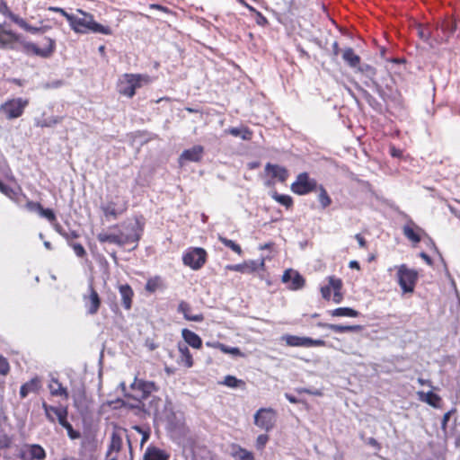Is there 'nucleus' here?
<instances>
[{
  "mask_svg": "<svg viewBox=\"0 0 460 460\" xmlns=\"http://www.w3.org/2000/svg\"><path fill=\"white\" fill-rule=\"evenodd\" d=\"M218 348L224 353L231 354L233 356H242V352L236 347H227L224 344H218Z\"/></svg>",
  "mask_w": 460,
  "mask_h": 460,
  "instance_id": "09e8293b",
  "label": "nucleus"
},
{
  "mask_svg": "<svg viewBox=\"0 0 460 460\" xmlns=\"http://www.w3.org/2000/svg\"><path fill=\"white\" fill-rule=\"evenodd\" d=\"M450 414H451V412H450V411H448V412H447V413H445V414H444L443 419H442V428H443V429H445V428H446L447 423V421L449 420Z\"/></svg>",
  "mask_w": 460,
  "mask_h": 460,
  "instance_id": "338daca9",
  "label": "nucleus"
},
{
  "mask_svg": "<svg viewBox=\"0 0 460 460\" xmlns=\"http://www.w3.org/2000/svg\"><path fill=\"white\" fill-rule=\"evenodd\" d=\"M15 23L19 25L24 31L31 32L32 34L43 33L45 31V28L43 27H33L27 23L25 20L19 17V19H15Z\"/></svg>",
  "mask_w": 460,
  "mask_h": 460,
  "instance_id": "c9c22d12",
  "label": "nucleus"
},
{
  "mask_svg": "<svg viewBox=\"0 0 460 460\" xmlns=\"http://www.w3.org/2000/svg\"><path fill=\"white\" fill-rule=\"evenodd\" d=\"M179 352L181 353V362L184 363L187 367H190L193 365L192 356L190 349L185 344H179Z\"/></svg>",
  "mask_w": 460,
  "mask_h": 460,
  "instance_id": "473e14b6",
  "label": "nucleus"
},
{
  "mask_svg": "<svg viewBox=\"0 0 460 460\" xmlns=\"http://www.w3.org/2000/svg\"><path fill=\"white\" fill-rule=\"evenodd\" d=\"M74 404L76 408L84 405L85 401V392L83 387L76 389L73 394Z\"/></svg>",
  "mask_w": 460,
  "mask_h": 460,
  "instance_id": "e433bc0d",
  "label": "nucleus"
},
{
  "mask_svg": "<svg viewBox=\"0 0 460 460\" xmlns=\"http://www.w3.org/2000/svg\"><path fill=\"white\" fill-rule=\"evenodd\" d=\"M39 214L40 217L47 218L49 222H54L56 220V216L50 208H41Z\"/></svg>",
  "mask_w": 460,
  "mask_h": 460,
  "instance_id": "8fccbe9b",
  "label": "nucleus"
},
{
  "mask_svg": "<svg viewBox=\"0 0 460 460\" xmlns=\"http://www.w3.org/2000/svg\"><path fill=\"white\" fill-rule=\"evenodd\" d=\"M418 395L420 401L428 403L429 405L434 407V408H439L440 407V402L441 398L437 394H434L433 392H418Z\"/></svg>",
  "mask_w": 460,
  "mask_h": 460,
  "instance_id": "a878e982",
  "label": "nucleus"
},
{
  "mask_svg": "<svg viewBox=\"0 0 460 460\" xmlns=\"http://www.w3.org/2000/svg\"><path fill=\"white\" fill-rule=\"evenodd\" d=\"M204 148L201 146H194L193 147L184 150L180 156V161L199 162L203 155Z\"/></svg>",
  "mask_w": 460,
  "mask_h": 460,
  "instance_id": "f3484780",
  "label": "nucleus"
},
{
  "mask_svg": "<svg viewBox=\"0 0 460 460\" xmlns=\"http://www.w3.org/2000/svg\"><path fill=\"white\" fill-rule=\"evenodd\" d=\"M42 408L44 409L46 418L50 422H55L56 419L54 415L56 416L58 423L61 425L65 421L67 420V415L68 411L67 408L65 406H51L47 404L46 402L42 403Z\"/></svg>",
  "mask_w": 460,
  "mask_h": 460,
  "instance_id": "ddd939ff",
  "label": "nucleus"
},
{
  "mask_svg": "<svg viewBox=\"0 0 460 460\" xmlns=\"http://www.w3.org/2000/svg\"><path fill=\"white\" fill-rule=\"evenodd\" d=\"M103 213L105 217H112L116 218L118 215L121 213V211H118L115 208V204L113 202H110L107 205L102 207Z\"/></svg>",
  "mask_w": 460,
  "mask_h": 460,
  "instance_id": "a19ab883",
  "label": "nucleus"
},
{
  "mask_svg": "<svg viewBox=\"0 0 460 460\" xmlns=\"http://www.w3.org/2000/svg\"><path fill=\"white\" fill-rule=\"evenodd\" d=\"M26 207L29 210L31 211H36V212H40V210L41 209V205L40 203H37V202H33V201H29L27 202L26 204Z\"/></svg>",
  "mask_w": 460,
  "mask_h": 460,
  "instance_id": "13d9d810",
  "label": "nucleus"
},
{
  "mask_svg": "<svg viewBox=\"0 0 460 460\" xmlns=\"http://www.w3.org/2000/svg\"><path fill=\"white\" fill-rule=\"evenodd\" d=\"M89 290L90 295L87 300L85 301V306L87 308L88 314H95L100 307L101 300L98 293L93 289V287H90Z\"/></svg>",
  "mask_w": 460,
  "mask_h": 460,
  "instance_id": "aec40b11",
  "label": "nucleus"
},
{
  "mask_svg": "<svg viewBox=\"0 0 460 460\" xmlns=\"http://www.w3.org/2000/svg\"><path fill=\"white\" fill-rule=\"evenodd\" d=\"M61 426L66 429L67 436L71 439H76L80 438V433L78 431H75L72 425L66 420L64 423L61 424Z\"/></svg>",
  "mask_w": 460,
  "mask_h": 460,
  "instance_id": "de8ad7c7",
  "label": "nucleus"
},
{
  "mask_svg": "<svg viewBox=\"0 0 460 460\" xmlns=\"http://www.w3.org/2000/svg\"><path fill=\"white\" fill-rule=\"evenodd\" d=\"M181 335L185 342L192 348L199 349L202 346V341L200 337L192 331L183 329L181 331Z\"/></svg>",
  "mask_w": 460,
  "mask_h": 460,
  "instance_id": "b1692460",
  "label": "nucleus"
},
{
  "mask_svg": "<svg viewBox=\"0 0 460 460\" xmlns=\"http://www.w3.org/2000/svg\"><path fill=\"white\" fill-rule=\"evenodd\" d=\"M226 268L229 270L238 271V272H242V273H245L247 271V266L244 265V263L227 265Z\"/></svg>",
  "mask_w": 460,
  "mask_h": 460,
  "instance_id": "5fc2aeb1",
  "label": "nucleus"
},
{
  "mask_svg": "<svg viewBox=\"0 0 460 460\" xmlns=\"http://www.w3.org/2000/svg\"><path fill=\"white\" fill-rule=\"evenodd\" d=\"M265 171L270 173L273 178H277L281 182H284L288 177V172L286 168L278 164H267Z\"/></svg>",
  "mask_w": 460,
  "mask_h": 460,
  "instance_id": "412c9836",
  "label": "nucleus"
},
{
  "mask_svg": "<svg viewBox=\"0 0 460 460\" xmlns=\"http://www.w3.org/2000/svg\"><path fill=\"white\" fill-rule=\"evenodd\" d=\"M341 49H340V47H339V44L337 41H334L332 43V53L334 56H338L339 53H340Z\"/></svg>",
  "mask_w": 460,
  "mask_h": 460,
  "instance_id": "774afa93",
  "label": "nucleus"
},
{
  "mask_svg": "<svg viewBox=\"0 0 460 460\" xmlns=\"http://www.w3.org/2000/svg\"><path fill=\"white\" fill-rule=\"evenodd\" d=\"M48 41V47L40 49L36 44L32 42H26V41H19L22 45L23 51L27 54H34L36 56L41 57V58H49L55 49V40L47 38Z\"/></svg>",
  "mask_w": 460,
  "mask_h": 460,
  "instance_id": "f8f14e48",
  "label": "nucleus"
},
{
  "mask_svg": "<svg viewBox=\"0 0 460 460\" xmlns=\"http://www.w3.org/2000/svg\"><path fill=\"white\" fill-rule=\"evenodd\" d=\"M318 325L339 333L348 332H360L362 330L361 325H340L332 323H318Z\"/></svg>",
  "mask_w": 460,
  "mask_h": 460,
  "instance_id": "5701e85b",
  "label": "nucleus"
},
{
  "mask_svg": "<svg viewBox=\"0 0 460 460\" xmlns=\"http://www.w3.org/2000/svg\"><path fill=\"white\" fill-rule=\"evenodd\" d=\"M144 78L139 75L125 74L119 81V93L132 97L135 94L136 89L141 86V81Z\"/></svg>",
  "mask_w": 460,
  "mask_h": 460,
  "instance_id": "0eeeda50",
  "label": "nucleus"
},
{
  "mask_svg": "<svg viewBox=\"0 0 460 460\" xmlns=\"http://www.w3.org/2000/svg\"><path fill=\"white\" fill-rule=\"evenodd\" d=\"M316 189V181L310 178L306 172L299 173L296 180L291 184V190L298 195H305Z\"/></svg>",
  "mask_w": 460,
  "mask_h": 460,
  "instance_id": "1a4fd4ad",
  "label": "nucleus"
},
{
  "mask_svg": "<svg viewBox=\"0 0 460 460\" xmlns=\"http://www.w3.org/2000/svg\"><path fill=\"white\" fill-rule=\"evenodd\" d=\"M130 389L135 393L131 395L136 402L131 407L138 408L141 404V401L146 399L152 392L156 390V386L154 382L145 381L143 379L134 378L133 383L130 385Z\"/></svg>",
  "mask_w": 460,
  "mask_h": 460,
  "instance_id": "f03ea898",
  "label": "nucleus"
},
{
  "mask_svg": "<svg viewBox=\"0 0 460 460\" xmlns=\"http://www.w3.org/2000/svg\"><path fill=\"white\" fill-rule=\"evenodd\" d=\"M161 285V279L159 277L149 279L146 284V290L154 293Z\"/></svg>",
  "mask_w": 460,
  "mask_h": 460,
  "instance_id": "79ce46f5",
  "label": "nucleus"
},
{
  "mask_svg": "<svg viewBox=\"0 0 460 460\" xmlns=\"http://www.w3.org/2000/svg\"><path fill=\"white\" fill-rule=\"evenodd\" d=\"M329 284L327 286L321 288V293L324 299L330 300L331 298V291L333 290L332 301L335 304L341 303L343 299V294L341 292L342 288V281L341 279H338L334 276H330L328 278Z\"/></svg>",
  "mask_w": 460,
  "mask_h": 460,
  "instance_id": "6e6552de",
  "label": "nucleus"
},
{
  "mask_svg": "<svg viewBox=\"0 0 460 460\" xmlns=\"http://www.w3.org/2000/svg\"><path fill=\"white\" fill-rule=\"evenodd\" d=\"M272 198L278 201L279 203H280L281 205L285 206V207H289L291 206L292 204V198L288 195H281V194H278V193H274L272 195Z\"/></svg>",
  "mask_w": 460,
  "mask_h": 460,
  "instance_id": "c03bdc74",
  "label": "nucleus"
},
{
  "mask_svg": "<svg viewBox=\"0 0 460 460\" xmlns=\"http://www.w3.org/2000/svg\"><path fill=\"white\" fill-rule=\"evenodd\" d=\"M169 456L156 447H148L145 453V460H167Z\"/></svg>",
  "mask_w": 460,
  "mask_h": 460,
  "instance_id": "c85d7f7f",
  "label": "nucleus"
},
{
  "mask_svg": "<svg viewBox=\"0 0 460 460\" xmlns=\"http://www.w3.org/2000/svg\"><path fill=\"white\" fill-rule=\"evenodd\" d=\"M418 383L420 385H428L431 388H433V385H432V383L430 380H428V379H423V378H418Z\"/></svg>",
  "mask_w": 460,
  "mask_h": 460,
  "instance_id": "e2e57ef3",
  "label": "nucleus"
},
{
  "mask_svg": "<svg viewBox=\"0 0 460 460\" xmlns=\"http://www.w3.org/2000/svg\"><path fill=\"white\" fill-rule=\"evenodd\" d=\"M397 269L398 283L404 293L413 292L418 274L405 264L394 267Z\"/></svg>",
  "mask_w": 460,
  "mask_h": 460,
  "instance_id": "7ed1b4c3",
  "label": "nucleus"
},
{
  "mask_svg": "<svg viewBox=\"0 0 460 460\" xmlns=\"http://www.w3.org/2000/svg\"><path fill=\"white\" fill-rule=\"evenodd\" d=\"M276 422V413L271 408H261L254 414V424L270 431L273 429Z\"/></svg>",
  "mask_w": 460,
  "mask_h": 460,
  "instance_id": "9d476101",
  "label": "nucleus"
},
{
  "mask_svg": "<svg viewBox=\"0 0 460 460\" xmlns=\"http://www.w3.org/2000/svg\"><path fill=\"white\" fill-rule=\"evenodd\" d=\"M10 370V366L5 358L0 356V375L5 376Z\"/></svg>",
  "mask_w": 460,
  "mask_h": 460,
  "instance_id": "603ef678",
  "label": "nucleus"
},
{
  "mask_svg": "<svg viewBox=\"0 0 460 460\" xmlns=\"http://www.w3.org/2000/svg\"><path fill=\"white\" fill-rule=\"evenodd\" d=\"M49 389L51 395L53 396H62L65 399H67L69 396L66 388L63 387L61 383H59V381L55 377L51 378L49 385Z\"/></svg>",
  "mask_w": 460,
  "mask_h": 460,
  "instance_id": "393cba45",
  "label": "nucleus"
},
{
  "mask_svg": "<svg viewBox=\"0 0 460 460\" xmlns=\"http://www.w3.org/2000/svg\"><path fill=\"white\" fill-rule=\"evenodd\" d=\"M29 453L31 459L34 460H44L46 458V452L44 448L37 444L29 446Z\"/></svg>",
  "mask_w": 460,
  "mask_h": 460,
  "instance_id": "f704fd0d",
  "label": "nucleus"
},
{
  "mask_svg": "<svg viewBox=\"0 0 460 460\" xmlns=\"http://www.w3.org/2000/svg\"><path fill=\"white\" fill-rule=\"evenodd\" d=\"M269 441V436L266 434L259 435L256 439V448L258 450H262Z\"/></svg>",
  "mask_w": 460,
  "mask_h": 460,
  "instance_id": "3c124183",
  "label": "nucleus"
},
{
  "mask_svg": "<svg viewBox=\"0 0 460 460\" xmlns=\"http://www.w3.org/2000/svg\"><path fill=\"white\" fill-rule=\"evenodd\" d=\"M282 281L288 283V287L291 290L300 289L305 285V279L297 271L291 269L285 270Z\"/></svg>",
  "mask_w": 460,
  "mask_h": 460,
  "instance_id": "dca6fc26",
  "label": "nucleus"
},
{
  "mask_svg": "<svg viewBox=\"0 0 460 460\" xmlns=\"http://www.w3.org/2000/svg\"><path fill=\"white\" fill-rule=\"evenodd\" d=\"M355 238L357 239L360 247L363 248L366 246V240L360 234H356Z\"/></svg>",
  "mask_w": 460,
  "mask_h": 460,
  "instance_id": "69168bd1",
  "label": "nucleus"
},
{
  "mask_svg": "<svg viewBox=\"0 0 460 460\" xmlns=\"http://www.w3.org/2000/svg\"><path fill=\"white\" fill-rule=\"evenodd\" d=\"M61 235L65 237L66 240L76 239L79 237V234L75 230H70L69 232L61 233Z\"/></svg>",
  "mask_w": 460,
  "mask_h": 460,
  "instance_id": "bf43d9fd",
  "label": "nucleus"
},
{
  "mask_svg": "<svg viewBox=\"0 0 460 460\" xmlns=\"http://www.w3.org/2000/svg\"><path fill=\"white\" fill-rule=\"evenodd\" d=\"M244 265L247 266V271L245 273H252L257 270L259 268L264 267V260L261 259L260 261H251L248 262H244Z\"/></svg>",
  "mask_w": 460,
  "mask_h": 460,
  "instance_id": "a18cd8bd",
  "label": "nucleus"
},
{
  "mask_svg": "<svg viewBox=\"0 0 460 460\" xmlns=\"http://www.w3.org/2000/svg\"><path fill=\"white\" fill-rule=\"evenodd\" d=\"M0 13L3 15L9 17L13 22H15V19H19V16L12 13L6 3L3 0H0Z\"/></svg>",
  "mask_w": 460,
  "mask_h": 460,
  "instance_id": "37998d69",
  "label": "nucleus"
},
{
  "mask_svg": "<svg viewBox=\"0 0 460 460\" xmlns=\"http://www.w3.org/2000/svg\"><path fill=\"white\" fill-rule=\"evenodd\" d=\"M41 388V380L35 376L23 384L20 388V396L25 398L30 393H38Z\"/></svg>",
  "mask_w": 460,
  "mask_h": 460,
  "instance_id": "a211bd4d",
  "label": "nucleus"
},
{
  "mask_svg": "<svg viewBox=\"0 0 460 460\" xmlns=\"http://www.w3.org/2000/svg\"><path fill=\"white\" fill-rule=\"evenodd\" d=\"M225 133L241 137L243 140H251L252 137V132L246 127L229 128L225 130Z\"/></svg>",
  "mask_w": 460,
  "mask_h": 460,
  "instance_id": "cd10ccee",
  "label": "nucleus"
},
{
  "mask_svg": "<svg viewBox=\"0 0 460 460\" xmlns=\"http://www.w3.org/2000/svg\"><path fill=\"white\" fill-rule=\"evenodd\" d=\"M0 191L9 198H12V196L14 194V191L11 187L4 184L1 181H0Z\"/></svg>",
  "mask_w": 460,
  "mask_h": 460,
  "instance_id": "4d7b16f0",
  "label": "nucleus"
},
{
  "mask_svg": "<svg viewBox=\"0 0 460 460\" xmlns=\"http://www.w3.org/2000/svg\"><path fill=\"white\" fill-rule=\"evenodd\" d=\"M318 190H319L318 200H319L322 208H325L331 205L332 199L329 197L325 189L322 185L318 188Z\"/></svg>",
  "mask_w": 460,
  "mask_h": 460,
  "instance_id": "4c0bfd02",
  "label": "nucleus"
},
{
  "mask_svg": "<svg viewBox=\"0 0 460 460\" xmlns=\"http://www.w3.org/2000/svg\"><path fill=\"white\" fill-rule=\"evenodd\" d=\"M404 235L413 243H419L420 241V234L423 230L415 225L412 221L403 226Z\"/></svg>",
  "mask_w": 460,
  "mask_h": 460,
  "instance_id": "6ab92c4d",
  "label": "nucleus"
},
{
  "mask_svg": "<svg viewBox=\"0 0 460 460\" xmlns=\"http://www.w3.org/2000/svg\"><path fill=\"white\" fill-rule=\"evenodd\" d=\"M222 384L231 388L244 386V382L241 379H237L234 376H226Z\"/></svg>",
  "mask_w": 460,
  "mask_h": 460,
  "instance_id": "58836bf2",
  "label": "nucleus"
},
{
  "mask_svg": "<svg viewBox=\"0 0 460 460\" xmlns=\"http://www.w3.org/2000/svg\"><path fill=\"white\" fill-rule=\"evenodd\" d=\"M218 239L223 244H225L226 247L230 248L234 252H236L238 254L242 253V249H241L240 245L235 243L234 241L229 240L222 235H219Z\"/></svg>",
  "mask_w": 460,
  "mask_h": 460,
  "instance_id": "ea45409f",
  "label": "nucleus"
},
{
  "mask_svg": "<svg viewBox=\"0 0 460 460\" xmlns=\"http://www.w3.org/2000/svg\"><path fill=\"white\" fill-rule=\"evenodd\" d=\"M182 261L184 265L190 269L199 270L207 261V252L203 248H190L183 254Z\"/></svg>",
  "mask_w": 460,
  "mask_h": 460,
  "instance_id": "423d86ee",
  "label": "nucleus"
},
{
  "mask_svg": "<svg viewBox=\"0 0 460 460\" xmlns=\"http://www.w3.org/2000/svg\"><path fill=\"white\" fill-rule=\"evenodd\" d=\"M119 291L121 296L122 305L126 310H129L132 305V297L134 292L131 287L128 284L120 285L119 287Z\"/></svg>",
  "mask_w": 460,
  "mask_h": 460,
  "instance_id": "4be33fe9",
  "label": "nucleus"
},
{
  "mask_svg": "<svg viewBox=\"0 0 460 460\" xmlns=\"http://www.w3.org/2000/svg\"><path fill=\"white\" fill-rule=\"evenodd\" d=\"M281 340L284 341L288 346L291 347H321L325 345V341L323 340H314L309 337H299L289 334L283 335Z\"/></svg>",
  "mask_w": 460,
  "mask_h": 460,
  "instance_id": "9b49d317",
  "label": "nucleus"
},
{
  "mask_svg": "<svg viewBox=\"0 0 460 460\" xmlns=\"http://www.w3.org/2000/svg\"><path fill=\"white\" fill-rule=\"evenodd\" d=\"M76 13V14H71V16L68 17L69 25L75 32L87 33L92 31L104 35L111 34V28L96 22L92 14L80 9H77Z\"/></svg>",
  "mask_w": 460,
  "mask_h": 460,
  "instance_id": "f257e3e1",
  "label": "nucleus"
},
{
  "mask_svg": "<svg viewBox=\"0 0 460 460\" xmlns=\"http://www.w3.org/2000/svg\"><path fill=\"white\" fill-rule=\"evenodd\" d=\"M332 316L358 317L359 313L349 307H339L331 312Z\"/></svg>",
  "mask_w": 460,
  "mask_h": 460,
  "instance_id": "72a5a7b5",
  "label": "nucleus"
},
{
  "mask_svg": "<svg viewBox=\"0 0 460 460\" xmlns=\"http://www.w3.org/2000/svg\"><path fill=\"white\" fill-rule=\"evenodd\" d=\"M62 85V83L60 81H54L52 82L51 84H44V88L45 89H49V88H58L59 86Z\"/></svg>",
  "mask_w": 460,
  "mask_h": 460,
  "instance_id": "680f3d73",
  "label": "nucleus"
},
{
  "mask_svg": "<svg viewBox=\"0 0 460 460\" xmlns=\"http://www.w3.org/2000/svg\"><path fill=\"white\" fill-rule=\"evenodd\" d=\"M190 311V306L188 303L181 301L178 305V312L181 313L186 320L193 321V322H201L203 320V316L201 314L191 315L189 314Z\"/></svg>",
  "mask_w": 460,
  "mask_h": 460,
  "instance_id": "c756f323",
  "label": "nucleus"
},
{
  "mask_svg": "<svg viewBox=\"0 0 460 460\" xmlns=\"http://www.w3.org/2000/svg\"><path fill=\"white\" fill-rule=\"evenodd\" d=\"M121 445H122V440H121L120 437L119 435L113 433L111 436L110 450L118 452L120 450Z\"/></svg>",
  "mask_w": 460,
  "mask_h": 460,
  "instance_id": "49530a36",
  "label": "nucleus"
},
{
  "mask_svg": "<svg viewBox=\"0 0 460 460\" xmlns=\"http://www.w3.org/2000/svg\"><path fill=\"white\" fill-rule=\"evenodd\" d=\"M63 117L52 116L47 119H35V126L40 128H52L55 125L62 122Z\"/></svg>",
  "mask_w": 460,
  "mask_h": 460,
  "instance_id": "2f4dec72",
  "label": "nucleus"
},
{
  "mask_svg": "<svg viewBox=\"0 0 460 460\" xmlns=\"http://www.w3.org/2000/svg\"><path fill=\"white\" fill-rule=\"evenodd\" d=\"M248 8L256 13V22L258 25L265 26L268 23L267 19L258 11H256L253 7L247 5Z\"/></svg>",
  "mask_w": 460,
  "mask_h": 460,
  "instance_id": "864d4df0",
  "label": "nucleus"
},
{
  "mask_svg": "<svg viewBox=\"0 0 460 460\" xmlns=\"http://www.w3.org/2000/svg\"><path fill=\"white\" fill-rule=\"evenodd\" d=\"M342 58L352 68H357L360 64V57L351 48H346L342 51Z\"/></svg>",
  "mask_w": 460,
  "mask_h": 460,
  "instance_id": "bb28decb",
  "label": "nucleus"
},
{
  "mask_svg": "<svg viewBox=\"0 0 460 460\" xmlns=\"http://www.w3.org/2000/svg\"><path fill=\"white\" fill-rule=\"evenodd\" d=\"M75 253L76 254V256L78 257H84L85 255V250L84 248V246L80 243H73L71 244Z\"/></svg>",
  "mask_w": 460,
  "mask_h": 460,
  "instance_id": "6e6d98bb",
  "label": "nucleus"
},
{
  "mask_svg": "<svg viewBox=\"0 0 460 460\" xmlns=\"http://www.w3.org/2000/svg\"><path fill=\"white\" fill-rule=\"evenodd\" d=\"M358 72L361 73L367 80L364 83L368 87H373L375 90L381 94L382 89L380 84L376 81L375 76L376 70L375 67L368 64H359L356 68Z\"/></svg>",
  "mask_w": 460,
  "mask_h": 460,
  "instance_id": "2eb2a0df",
  "label": "nucleus"
},
{
  "mask_svg": "<svg viewBox=\"0 0 460 460\" xmlns=\"http://www.w3.org/2000/svg\"><path fill=\"white\" fill-rule=\"evenodd\" d=\"M234 460H254L253 454L239 446L233 447L231 453Z\"/></svg>",
  "mask_w": 460,
  "mask_h": 460,
  "instance_id": "7c9ffc66",
  "label": "nucleus"
},
{
  "mask_svg": "<svg viewBox=\"0 0 460 460\" xmlns=\"http://www.w3.org/2000/svg\"><path fill=\"white\" fill-rule=\"evenodd\" d=\"M49 10L52 11V12H56V13H61L64 17H66V19L67 21H68V17L71 16L70 13H68L67 12H66L64 9H62L60 7H49Z\"/></svg>",
  "mask_w": 460,
  "mask_h": 460,
  "instance_id": "052dcab7",
  "label": "nucleus"
},
{
  "mask_svg": "<svg viewBox=\"0 0 460 460\" xmlns=\"http://www.w3.org/2000/svg\"><path fill=\"white\" fill-rule=\"evenodd\" d=\"M97 239L102 243H109L117 244L119 246H123L129 243L137 242L139 235L137 233L126 234L122 232H119V234L102 232L98 234Z\"/></svg>",
  "mask_w": 460,
  "mask_h": 460,
  "instance_id": "20e7f679",
  "label": "nucleus"
},
{
  "mask_svg": "<svg viewBox=\"0 0 460 460\" xmlns=\"http://www.w3.org/2000/svg\"><path fill=\"white\" fill-rule=\"evenodd\" d=\"M20 41V36L11 30H7L4 24L0 23V49H16V44Z\"/></svg>",
  "mask_w": 460,
  "mask_h": 460,
  "instance_id": "4468645a",
  "label": "nucleus"
},
{
  "mask_svg": "<svg viewBox=\"0 0 460 460\" xmlns=\"http://www.w3.org/2000/svg\"><path fill=\"white\" fill-rule=\"evenodd\" d=\"M29 104L27 99L15 98L6 101L0 107V111L8 119L19 118L23 113L24 109Z\"/></svg>",
  "mask_w": 460,
  "mask_h": 460,
  "instance_id": "39448f33",
  "label": "nucleus"
},
{
  "mask_svg": "<svg viewBox=\"0 0 460 460\" xmlns=\"http://www.w3.org/2000/svg\"><path fill=\"white\" fill-rule=\"evenodd\" d=\"M390 153H391L392 156H394V157H400L402 155V151L395 147H391Z\"/></svg>",
  "mask_w": 460,
  "mask_h": 460,
  "instance_id": "0e129e2a",
  "label": "nucleus"
}]
</instances>
